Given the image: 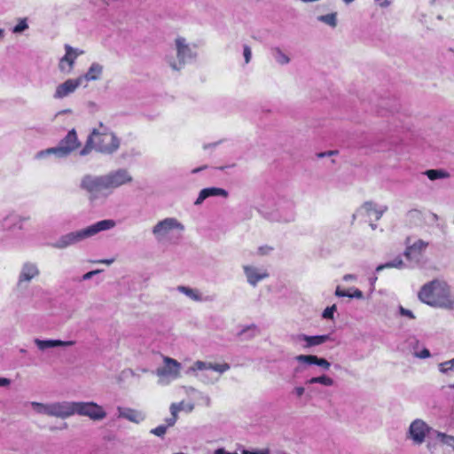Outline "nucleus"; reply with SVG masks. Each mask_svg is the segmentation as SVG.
Here are the masks:
<instances>
[{"instance_id":"nucleus-48","label":"nucleus","mask_w":454,"mask_h":454,"mask_svg":"<svg viewBox=\"0 0 454 454\" xmlns=\"http://www.w3.org/2000/svg\"><path fill=\"white\" fill-rule=\"evenodd\" d=\"M356 279H357V277L354 274H346L343 276V280L345 282L356 281Z\"/></svg>"},{"instance_id":"nucleus-25","label":"nucleus","mask_w":454,"mask_h":454,"mask_svg":"<svg viewBox=\"0 0 454 454\" xmlns=\"http://www.w3.org/2000/svg\"><path fill=\"white\" fill-rule=\"evenodd\" d=\"M334 294L337 297H349L356 299H362L364 297L362 291L357 288H350L348 291H344L340 286L336 287Z\"/></svg>"},{"instance_id":"nucleus-13","label":"nucleus","mask_w":454,"mask_h":454,"mask_svg":"<svg viewBox=\"0 0 454 454\" xmlns=\"http://www.w3.org/2000/svg\"><path fill=\"white\" fill-rule=\"evenodd\" d=\"M107 189L117 188L131 182L132 178L125 169H118L104 176Z\"/></svg>"},{"instance_id":"nucleus-28","label":"nucleus","mask_w":454,"mask_h":454,"mask_svg":"<svg viewBox=\"0 0 454 454\" xmlns=\"http://www.w3.org/2000/svg\"><path fill=\"white\" fill-rule=\"evenodd\" d=\"M169 230H170V218H166L163 221H160V223H158L154 226L153 232L156 236H160L163 234H167Z\"/></svg>"},{"instance_id":"nucleus-10","label":"nucleus","mask_w":454,"mask_h":454,"mask_svg":"<svg viewBox=\"0 0 454 454\" xmlns=\"http://www.w3.org/2000/svg\"><path fill=\"white\" fill-rule=\"evenodd\" d=\"M81 187L90 193V200L98 198L105 190H107L104 176H85L82 181Z\"/></svg>"},{"instance_id":"nucleus-31","label":"nucleus","mask_w":454,"mask_h":454,"mask_svg":"<svg viewBox=\"0 0 454 454\" xmlns=\"http://www.w3.org/2000/svg\"><path fill=\"white\" fill-rule=\"evenodd\" d=\"M120 415L129 419V421L136 423H138L143 419L142 414L132 409H125L124 411H121Z\"/></svg>"},{"instance_id":"nucleus-29","label":"nucleus","mask_w":454,"mask_h":454,"mask_svg":"<svg viewBox=\"0 0 454 454\" xmlns=\"http://www.w3.org/2000/svg\"><path fill=\"white\" fill-rule=\"evenodd\" d=\"M272 56L275 61L281 66L287 65L290 62L289 56L279 48L272 50Z\"/></svg>"},{"instance_id":"nucleus-35","label":"nucleus","mask_w":454,"mask_h":454,"mask_svg":"<svg viewBox=\"0 0 454 454\" xmlns=\"http://www.w3.org/2000/svg\"><path fill=\"white\" fill-rule=\"evenodd\" d=\"M184 231V226L176 220L172 219V235L174 232L176 233V240H180L183 238Z\"/></svg>"},{"instance_id":"nucleus-27","label":"nucleus","mask_w":454,"mask_h":454,"mask_svg":"<svg viewBox=\"0 0 454 454\" xmlns=\"http://www.w3.org/2000/svg\"><path fill=\"white\" fill-rule=\"evenodd\" d=\"M101 73L102 67L97 63H94L90 66V69L82 77V79L84 78L87 81L97 80L99 78Z\"/></svg>"},{"instance_id":"nucleus-61","label":"nucleus","mask_w":454,"mask_h":454,"mask_svg":"<svg viewBox=\"0 0 454 454\" xmlns=\"http://www.w3.org/2000/svg\"><path fill=\"white\" fill-rule=\"evenodd\" d=\"M270 219H271L272 221H279V220H280V219H279V218H278V217H271Z\"/></svg>"},{"instance_id":"nucleus-40","label":"nucleus","mask_w":454,"mask_h":454,"mask_svg":"<svg viewBox=\"0 0 454 454\" xmlns=\"http://www.w3.org/2000/svg\"><path fill=\"white\" fill-rule=\"evenodd\" d=\"M182 364L176 360L172 359V379L181 377Z\"/></svg>"},{"instance_id":"nucleus-56","label":"nucleus","mask_w":454,"mask_h":454,"mask_svg":"<svg viewBox=\"0 0 454 454\" xmlns=\"http://www.w3.org/2000/svg\"><path fill=\"white\" fill-rule=\"evenodd\" d=\"M346 4H350L351 3H353L355 0H342Z\"/></svg>"},{"instance_id":"nucleus-7","label":"nucleus","mask_w":454,"mask_h":454,"mask_svg":"<svg viewBox=\"0 0 454 454\" xmlns=\"http://www.w3.org/2000/svg\"><path fill=\"white\" fill-rule=\"evenodd\" d=\"M178 393H184L186 395L187 398L176 403H172V425L176 420L179 412L190 413L193 411L195 400L200 395V393L193 387H183Z\"/></svg>"},{"instance_id":"nucleus-22","label":"nucleus","mask_w":454,"mask_h":454,"mask_svg":"<svg viewBox=\"0 0 454 454\" xmlns=\"http://www.w3.org/2000/svg\"><path fill=\"white\" fill-rule=\"evenodd\" d=\"M176 290L180 293L184 294L189 299L194 301H202L203 297L201 293L196 288H191L189 286H179L176 287Z\"/></svg>"},{"instance_id":"nucleus-43","label":"nucleus","mask_w":454,"mask_h":454,"mask_svg":"<svg viewBox=\"0 0 454 454\" xmlns=\"http://www.w3.org/2000/svg\"><path fill=\"white\" fill-rule=\"evenodd\" d=\"M243 56H244V59H245V63L248 64L251 61V59H252V50L247 44H245L243 46Z\"/></svg>"},{"instance_id":"nucleus-18","label":"nucleus","mask_w":454,"mask_h":454,"mask_svg":"<svg viewBox=\"0 0 454 454\" xmlns=\"http://www.w3.org/2000/svg\"><path fill=\"white\" fill-rule=\"evenodd\" d=\"M74 402H62L51 403V416L61 419L74 415Z\"/></svg>"},{"instance_id":"nucleus-50","label":"nucleus","mask_w":454,"mask_h":454,"mask_svg":"<svg viewBox=\"0 0 454 454\" xmlns=\"http://www.w3.org/2000/svg\"><path fill=\"white\" fill-rule=\"evenodd\" d=\"M271 251V247H262L259 248L260 254H267Z\"/></svg>"},{"instance_id":"nucleus-54","label":"nucleus","mask_w":454,"mask_h":454,"mask_svg":"<svg viewBox=\"0 0 454 454\" xmlns=\"http://www.w3.org/2000/svg\"><path fill=\"white\" fill-rule=\"evenodd\" d=\"M214 454H237V453H229L225 451L223 449H217Z\"/></svg>"},{"instance_id":"nucleus-21","label":"nucleus","mask_w":454,"mask_h":454,"mask_svg":"<svg viewBox=\"0 0 454 454\" xmlns=\"http://www.w3.org/2000/svg\"><path fill=\"white\" fill-rule=\"evenodd\" d=\"M38 273H39V271L34 264L27 263L22 268L19 281L20 282L30 281L33 278L37 276Z\"/></svg>"},{"instance_id":"nucleus-59","label":"nucleus","mask_w":454,"mask_h":454,"mask_svg":"<svg viewBox=\"0 0 454 454\" xmlns=\"http://www.w3.org/2000/svg\"><path fill=\"white\" fill-rule=\"evenodd\" d=\"M206 168V167L201 168V169H202V168ZM200 168H195V169H193V170H192V172H193V173H196V172H198V171H200Z\"/></svg>"},{"instance_id":"nucleus-47","label":"nucleus","mask_w":454,"mask_h":454,"mask_svg":"<svg viewBox=\"0 0 454 454\" xmlns=\"http://www.w3.org/2000/svg\"><path fill=\"white\" fill-rule=\"evenodd\" d=\"M242 454H270V451L266 449L254 450V451L244 450Z\"/></svg>"},{"instance_id":"nucleus-16","label":"nucleus","mask_w":454,"mask_h":454,"mask_svg":"<svg viewBox=\"0 0 454 454\" xmlns=\"http://www.w3.org/2000/svg\"><path fill=\"white\" fill-rule=\"evenodd\" d=\"M66 54L60 59L59 67L63 73H70L79 55L70 45H65Z\"/></svg>"},{"instance_id":"nucleus-63","label":"nucleus","mask_w":454,"mask_h":454,"mask_svg":"<svg viewBox=\"0 0 454 454\" xmlns=\"http://www.w3.org/2000/svg\"><path fill=\"white\" fill-rule=\"evenodd\" d=\"M450 387L454 388V383L452 385H450Z\"/></svg>"},{"instance_id":"nucleus-8","label":"nucleus","mask_w":454,"mask_h":454,"mask_svg":"<svg viewBox=\"0 0 454 454\" xmlns=\"http://www.w3.org/2000/svg\"><path fill=\"white\" fill-rule=\"evenodd\" d=\"M432 427L423 419H416L411 422L406 432V439L410 440L413 445H422Z\"/></svg>"},{"instance_id":"nucleus-49","label":"nucleus","mask_w":454,"mask_h":454,"mask_svg":"<svg viewBox=\"0 0 454 454\" xmlns=\"http://www.w3.org/2000/svg\"><path fill=\"white\" fill-rule=\"evenodd\" d=\"M376 2H379V4L380 7L386 8L388 7L391 4V2L389 0H375Z\"/></svg>"},{"instance_id":"nucleus-57","label":"nucleus","mask_w":454,"mask_h":454,"mask_svg":"<svg viewBox=\"0 0 454 454\" xmlns=\"http://www.w3.org/2000/svg\"><path fill=\"white\" fill-rule=\"evenodd\" d=\"M165 363L167 365L170 364V357H165Z\"/></svg>"},{"instance_id":"nucleus-51","label":"nucleus","mask_w":454,"mask_h":454,"mask_svg":"<svg viewBox=\"0 0 454 454\" xmlns=\"http://www.w3.org/2000/svg\"><path fill=\"white\" fill-rule=\"evenodd\" d=\"M98 272H99V270H92V271L87 272L86 274L83 275V279L84 280L90 279L93 275H95Z\"/></svg>"},{"instance_id":"nucleus-15","label":"nucleus","mask_w":454,"mask_h":454,"mask_svg":"<svg viewBox=\"0 0 454 454\" xmlns=\"http://www.w3.org/2000/svg\"><path fill=\"white\" fill-rule=\"evenodd\" d=\"M82 77H78L77 79H68L65 82L59 84L56 88V91L54 93L55 98H63L68 96L70 93L74 92L82 83Z\"/></svg>"},{"instance_id":"nucleus-38","label":"nucleus","mask_w":454,"mask_h":454,"mask_svg":"<svg viewBox=\"0 0 454 454\" xmlns=\"http://www.w3.org/2000/svg\"><path fill=\"white\" fill-rule=\"evenodd\" d=\"M438 367L442 373H447L449 371L454 369V358L439 364Z\"/></svg>"},{"instance_id":"nucleus-58","label":"nucleus","mask_w":454,"mask_h":454,"mask_svg":"<svg viewBox=\"0 0 454 454\" xmlns=\"http://www.w3.org/2000/svg\"><path fill=\"white\" fill-rule=\"evenodd\" d=\"M332 153H333L332 152H329V153H321L319 156H320V157H323V156H325V154L330 155V154H332Z\"/></svg>"},{"instance_id":"nucleus-14","label":"nucleus","mask_w":454,"mask_h":454,"mask_svg":"<svg viewBox=\"0 0 454 454\" xmlns=\"http://www.w3.org/2000/svg\"><path fill=\"white\" fill-rule=\"evenodd\" d=\"M244 274L247 278V283L252 286H256L257 284L269 278L267 270L263 268H258L254 265H243L242 267Z\"/></svg>"},{"instance_id":"nucleus-42","label":"nucleus","mask_w":454,"mask_h":454,"mask_svg":"<svg viewBox=\"0 0 454 454\" xmlns=\"http://www.w3.org/2000/svg\"><path fill=\"white\" fill-rule=\"evenodd\" d=\"M28 27L27 20L23 19L19 21V23L13 27V33H20Z\"/></svg>"},{"instance_id":"nucleus-30","label":"nucleus","mask_w":454,"mask_h":454,"mask_svg":"<svg viewBox=\"0 0 454 454\" xmlns=\"http://www.w3.org/2000/svg\"><path fill=\"white\" fill-rule=\"evenodd\" d=\"M308 384H321L325 387H332L334 385V380L331 377L324 374L317 377H313L307 381Z\"/></svg>"},{"instance_id":"nucleus-9","label":"nucleus","mask_w":454,"mask_h":454,"mask_svg":"<svg viewBox=\"0 0 454 454\" xmlns=\"http://www.w3.org/2000/svg\"><path fill=\"white\" fill-rule=\"evenodd\" d=\"M74 414L87 416L93 420L103 419L106 413L95 403L74 402Z\"/></svg>"},{"instance_id":"nucleus-60","label":"nucleus","mask_w":454,"mask_h":454,"mask_svg":"<svg viewBox=\"0 0 454 454\" xmlns=\"http://www.w3.org/2000/svg\"><path fill=\"white\" fill-rule=\"evenodd\" d=\"M4 36V30L0 28V38Z\"/></svg>"},{"instance_id":"nucleus-33","label":"nucleus","mask_w":454,"mask_h":454,"mask_svg":"<svg viewBox=\"0 0 454 454\" xmlns=\"http://www.w3.org/2000/svg\"><path fill=\"white\" fill-rule=\"evenodd\" d=\"M404 266V263L401 258H395L391 262L380 264L376 268V271L379 272L384 269L397 268L401 269Z\"/></svg>"},{"instance_id":"nucleus-55","label":"nucleus","mask_w":454,"mask_h":454,"mask_svg":"<svg viewBox=\"0 0 454 454\" xmlns=\"http://www.w3.org/2000/svg\"><path fill=\"white\" fill-rule=\"evenodd\" d=\"M113 262H114V260H113V259H111V260H104V261H101V262H104V263H106V264H110V263H112Z\"/></svg>"},{"instance_id":"nucleus-53","label":"nucleus","mask_w":454,"mask_h":454,"mask_svg":"<svg viewBox=\"0 0 454 454\" xmlns=\"http://www.w3.org/2000/svg\"><path fill=\"white\" fill-rule=\"evenodd\" d=\"M10 384V380L6 378H0V386H8Z\"/></svg>"},{"instance_id":"nucleus-3","label":"nucleus","mask_w":454,"mask_h":454,"mask_svg":"<svg viewBox=\"0 0 454 454\" xmlns=\"http://www.w3.org/2000/svg\"><path fill=\"white\" fill-rule=\"evenodd\" d=\"M231 365L228 363H215L211 361H196L192 366H190L185 373L189 374L192 372H199L196 374L199 379L206 384L216 383L221 375L229 371Z\"/></svg>"},{"instance_id":"nucleus-26","label":"nucleus","mask_w":454,"mask_h":454,"mask_svg":"<svg viewBox=\"0 0 454 454\" xmlns=\"http://www.w3.org/2000/svg\"><path fill=\"white\" fill-rule=\"evenodd\" d=\"M423 175H425L431 181L445 179L450 176L449 173L443 169H428L423 172Z\"/></svg>"},{"instance_id":"nucleus-37","label":"nucleus","mask_w":454,"mask_h":454,"mask_svg":"<svg viewBox=\"0 0 454 454\" xmlns=\"http://www.w3.org/2000/svg\"><path fill=\"white\" fill-rule=\"evenodd\" d=\"M258 334H259V330L254 325L244 328L239 333V335H247V339H252Z\"/></svg>"},{"instance_id":"nucleus-32","label":"nucleus","mask_w":454,"mask_h":454,"mask_svg":"<svg viewBox=\"0 0 454 454\" xmlns=\"http://www.w3.org/2000/svg\"><path fill=\"white\" fill-rule=\"evenodd\" d=\"M31 405L37 413L51 416V403L44 404L37 402H32Z\"/></svg>"},{"instance_id":"nucleus-17","label":"nucleus","mask_w":454,"mask_h":454,"mask_svg":"<svg viewBox=\"0 0 454 454\" xmlns=\"http://www.w3.org/2000/svg\"><path fill=\"white\" fill-rule=\"evenodd\" d=\"M387 206L378 205L372 201H367L363 204L360 211L364 213L367 217H374L376 221L380 220L383 214L387 212Z\"/></svg>"},{"instance_id":"nucleus-46","label":"nucleus","mask_w":454,"mask_h":454,"mask_svg":"<svg viewBox=\"0 0 454 454\" xmlns=\"http://www.w3.org/2000/svg\"><path fill=\"white\" fill-rule=\"evenodd\" d=\"M294 393L295 394V395L298 397V398H301L304 393H305V388L303 387H295L294 388Z\"/></svg>"},{"instance_id":"nucleus-12","label":"nucleus","mask_w":454,"mask_h":454,"mask_svg":"<svg viewBox=\"0 0 454 454\" xmlns=\"http://www.w3.org/2000/svg\"><path fill=\"white\" fill-rule=\"evenodd\" d=\"M429 243L423 239H416L413 242L407 239V246L404 251L405 257L410 261L419 262L420 256L428 247Z\"/></svg>"},{"instance_id":"nucleus-39","label":"nucleus","mask_w":454,"mask_h":454,"mask_svg":"<svg viewBox=\"0 0 454 454\" xmlns=\"http://www.w3.org/2000/svg\"><path fill=\"white\" fill-rule=\"evenodd\" d=\"M337 310V306L335 304L329 306L325 309L323 311L322 317L325 319H333L334 312Z\"/></svg>"},{"instance_id":"nucleus-62","label":"nucleus","mask_w":454,"mask_h":454,"mask_svg":"<svg viewBox=\"0 0 454 454\" xmlns=\"http://www.w3.org/2000/svg\"><path fill=\"white\" fill-rule=\"evenodd\" d=\"M371 227H372V230H375L376 229V224L371 223Z\"/></svg>"},{"instance_id":"nucleus-1","label":"nucleus","mask_w":454,"mask_h":454,"mask_svg":"<svg viewBox=\"0 0 454 454\" xmlns=\"http://www.w3.org/2000/svg\"><path fill=\"white\" fill-rule=\"evenodd\" d=\"M418 297L420 301L433 308L450 309L452 307L450 286L443 279L435 278L424 284Z\"/></svg>"},{"instance_id":"nucleus-36","label":"nucleus","mask_w":454,"mask_h":454,"mask_svg":"<svg viewBox=\"0 0 454 454\" xmlns=\"http://www.w3.org/2000/svg\"><path fill=\"white\" fill-rule=\"evenodd\" d=\"M314 355H298L295 356V360L301 365H312L314 364Z\"/></svg>"},{"instance_id":"nucleus-23","label":"nucleus","mask_w":454,"mask_h":454,"mask_svg":"<svg viewBox=\"0 0 454 454\" xmlns=\"http://www.w3.org/2000/svg\"><path fill=\"white\" fill-rule=\"evenodd\" d=\"M435 438L443 446L450 448L454 451V435L434 430Z\"/></svg>"},{"instance_id":"nucleus-24","label":"nucleus","mask_w":454,"mask_h":454,"mask_svg":"<svg viewBox=\"0 0 454 454\" xmlns=\"http://www.w3.org/2000/svg\"><path fill=\"white\" fill-rule=\"evenodd\" d=\"M35 343L37 347L43 350L49 348L53 347H59V346H70L73 345V341H62V340H35Z\"/></svg>"},{"instance_id":"nucleus-11","label":"nucleus","mask_w":454,"mask_h":454,"mask_svg":"<svg viewBox=\"0 0 454 454\" xmlns=\"http://www.w3.org/2000/svg\"><path fill=\"white\" fill-rule=\"evenodd\" d=\"M330 339V336L327 334L309 336L304 333H299L293 336L294 343L300 346L303 349H309L313 347L320 346L328 341Z\"/></svg>"},{"instance_id":"nucleus-41","label":"nucleus","mask_w":454,"mask_h":454,"mask_svg":"<svg viewBox=\"0 0 454 454\" xmlns=\"http://www.w3.org/2000/svg\"><path fill=\"white\" fill-rule=\"evenodd\" d=\"M314 364L323 368L324 370H329L331 366V364L325 358L318 357L317 356H315Z\"/></svg>"},{"instance_id":"nucleus-6","label":"nucleus","mask_w":454,"mask_h":454,"mask_svg":"<svg viewBox=\"0 0 454 454\" xmlns=\"http://www.w3.org/2000/svg\"><path fill=\"white\" fill-rule=\"evenodd\" d=\"M176 58L172 62V69L180 70L186 64L195 59V46H192L185 38L176 37L175 40Z\"/></svg>"},{"instance_id":"nucleus-34","label":"nucleus","mask_w":454,"mask_h":454,"mask_svg":"<svg viewBox=\"0 0 454 454\" xmlns=\"http://www.w3.org/2000/svg\"><path fill=\"white\" fill-rule=\"evenodd\" d=\"M317 20L327 24L331 27H335L337 26V14L329 13L326 15H321L317 17Z\"/></svg>"},{"instance_id":"nucleus-19","label":"nucleus","mask_w":454,"mask_h":454,"mask_svg":"<svg viewBox=\"0 0 454 454\" xmlns=\"http://www.w3.org/2000/svg\"><path fill=\"white\" fill-rule=\"evenodd\" d=\"M209 197H228V192L223 188L218 187H208L202 189L197 200L194 201V205L199 206L203 203V201Z\"/></svg>"},{"instance_id":"nucleus-52","label":"nucleus","mask_w":454,"mask_h":454,"mask_svg":"<svg viewBox=\"0 0 454 454\" xmlns=\"http://www.w3.org/2000/svg\"><path fill=\"white\" fill-rule=\"evenodd\" d=\"M219 144H220V141L215 142V143H212V144H206V145H203V149L204 150H207V149H210V148H215Z\"/></svg>"},{"instance_id":"nucleus-44","label":"nucleus","mask_w":454,"mask_h":454,"mask_svg":"<svg viewBox=\"0 0 454 454\" xmlns=\"http://www.w3.org/2000/svg\"><path fill=\"white\" fill-rule=\"evenodd\" d=\"M167 427L166 426H159L151 430V433L159 436L162 437L167 433Z\"/></svg>"},{"instance_id":"nucleus-5","label":"nucleus","mask_w":454,"mask_h":454,"mask_svg":"<svg viewBox=\"0 0 454 454\" xmlns=\"http://www.w3.org/2000/svg\"><path fill=\"white\" fill-rule=\"evenodd\" d=\"M80 145L81 144L78 141L77 134L74 129H72L60 140L58 146L43 150L37 153L36 157L43 158L50 154H54L59 158L67 157L72 152L78 149Z\"/></svg>"},{"instance_id":"nucleus-45","label":"nucleus","mask_w":454,"mask_h":454,"mask_svg":"<svg viewBox=\"0 0 454 454\" xmlns=\"http://www.w3.org/2000/svg\"><path fill=\"white\" fill-rule=\"evenodd\" d=\"M399 313L401 316L403 317H406L410 319H414L415 318V316L413 314V312L408 309H405L402 306L399 307Z\"/></svg>"},{"instance_id":"nucleus-2","label":"nucleus","mask_w":454,"mask_h":454,"mask_svg":"<svg viewBox=\"0 0 454 454\" xmlns=\"http://www.w3.org/2000/svg\"><path fill=\"white\" fill-rule=\"evenodd\" d=\"M120 147L119 138L100 123L98 129H94L81 151L82 155L88 154L92 149L105 154H112Z\"/></svg>"},{"instance_id":"nucleus-4","label":"nucleus","mask_w":454,"mask_h":454,"mask_svg":"<svg viewBox=\"0 0 454 454\" xmlns=\"http://www.w3.org/2000/svg\"><path fill=\"white\" fill-rule=\"evenodd\" d=\"M114 226L115 222L114 220L107 219L99 221L85 229L63 235L58 240L55 247L58 248H65L82 240L83 239L91 237L99 231L110 230Z\"/></svg>"},{"instance_id":"nucleus-20","label":"nucleus","mask_w":454,"mask_h":454,"mask_svg":"<svg viewBox=\"0 0 454 454\" xmlns=\"http://www.w3.org/2000/svg\"><path fill=\"white\" fill-rule=\"evenodd\" d=\"M409 345L415 357L419 359H426L431 356L430 351L427 348L421 346L418 339L411 338L409 340Z\"/></svg>"}]
</instances>
